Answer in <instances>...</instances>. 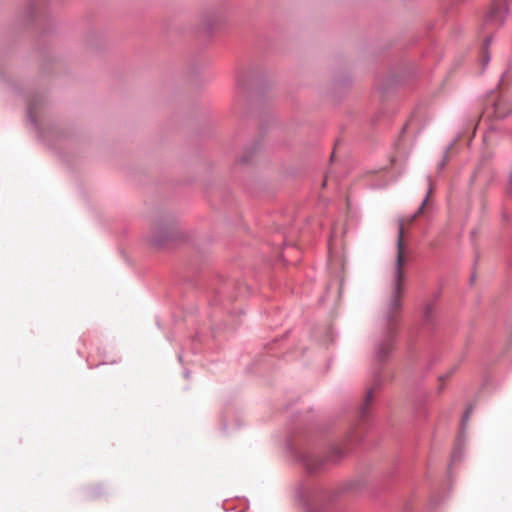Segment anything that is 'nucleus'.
<instances>
[{
	"label": "nucleus",
	"mask_w": 512,
	"mask_h": 512,
	"mask_svg": "<svg viewBox=\"0 0 512 512\" xmlns=\"http://www.w3.org/2000/svg\"><path fill=\"white\" fill-rule=\"evenodd\" d=\"M483 58H484V60H485L486 62L489 60V57H488V56H486V55H484V57H483Z\"/></svg>",
	"instance_id": "20e7f679"
},
{
	"label": "nucleus",
	"mask_w": 512,
	"mask_h": 512,
	"mask_svg": "<svg viewBox=\"0 0 512 512\" xmlns=\"http://www.w3.org/2000/svg\"><path fill=\"white\" fill-rule=\"evenodd\" d=\"M428 185L429 188L426 198L423 200L415 214L410 217H403L399 220L396 261L392 271L390 283L385 292L382 307L383 319L386 322L387 338L377 348V357L379 359H383L393 349V342L391 337L395 332L396 324L401 314L405 280L404 266L409 258V250L404 242V229L405 226L412 224L416 218L423 214L429 197L433 192V185L430 178H428Z\"/></svg>",
	"instance_id": "f257e3e1"
},
{
	"label": "nucleus",
	"mask_w": 512,
	"mask_h": 512,
	"mask_svg": "<svg viewBox=\"0 0 512 512\" xmlns=\"http://www.w3.org/2000/svg\"><path fill=\"white\" fill-rule=\"evenodd\" d=\"M372 400H373V391L368 390L366 397L364 399V402L360 407L359 413L362 418H364L366 416V414L368 412V408H369L370 404L372 403Z\"/></svg>",
	"instance_id": "7ed1b4c3"
},
{
	"label": "nucleus",
	"mask_w": 512,
	"mask_h": 512,
	"mask_svg": "<svg viewBox=\"0 0 512 512\" xmlns=\"http://www.w3.org/2000/svg\"><path fill=\"white\" fill-rule=\"evenodd\" d=\"M506 11V4L503 1L496 3L489 13V19L495 22H502Z\"/></svg>",
	"instance_id": "f03ea898"
}]
</instances>
